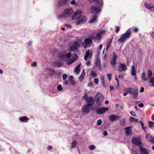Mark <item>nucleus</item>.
Listing matches in <instances>:
<instances>
[{
  "label": "nucleus",
  "instance_id": "obj_1",
  "mask_svg": "<svg viewBox=\"0 0 154 154\" xmlns=\"http://www.w3.org/2000/svg\"><path fill=\"white\" fill-rule=\"evenodd\" d=\"M82 11L78 10L75 12L72 17V20L77 19L75 23L77 25L84 23L87 19L84 16L82 15Z\"/></svg>",
  "mask_w": 154,
  "mask_h": 154
},
{
  "label": "nucleus",
  "instance_id": "obj_2",
  "mask_svg": "<svg viewBox=\"0 0 154 154\" xmlns=\"http://www.w3.org/2000/svg\"><path fill=\"white\" fill-rule=\"evenodd\" d=\"M131 35V32L130 28L126 30L125 33L122 34L118 41L120 43H123L126 41Z\"/></svg>",
  "mask_w": 154,
  "mask_h": 154
},
{
  "label": "nucleus",
  "instance_id": "obj_3",
  "mask_svg": "<svg viewBox=\"0 0 154 154\" xmlns=\"http://www.w3.org/2000/svg\"><path fill=\"white\" fill-rule=\"evenodd\" d=\"M131 35V32L130 28L126 30L125 33L122 34L118 41L120 43H123L126 41Z\"/></svg>",
  "mask_w": 154,
  "mask_h": 154
},
{
  "label": "nucleus",
  "instance_id": "obj_4",
  "mask_svg": "<svg viewBox=\"0 0 154 154\" xmlns=\"http://www.w3.org/2000/svg\"><path fill=\"white\" fill-rule=\"evenodd\" d=\"M73 12V11L72 8L66 9L62 14L58 16V18H66L69 17L72 15Z\"/></svg>",
  "mask_w": 154,
  "mask_h": 154
},
{
  "label": "nucleus",
  "instance_id": "obj_5",
  "mask_svg": "<svg viewBox=\"0 0 154 154\" xmlns=\"http://www.w3.org/2000/svg\"><path fill=\"white\" fill-rule=\"evenodd\" d=\"M71 56V54L70 52L66 53V51H63L60 53L59 57L60 59L64 60L66 59L70 58Z\"/></svg>",
  "mask_w": 154,
  "mask_h": 154
},
{
  "label": "nucleus",
  "instance_id": "obj_6",
  "mask_svg": "<svg viewBox=\"0 0 154 154\" xmlns=\"http://www.w3.org/2000/svg\"><path fill=\"white\" fill-rule=\"evenodd\" d=\"M104 97L103 95L100 93H98L95 96L96 103L98 106H100L103 101Z\"/></svg>",
  "mask_w": 154,
  "mask_h": 154
},
{
  "label": "nucleus",
  "instance_id": "obj_7",
  "mask_svg": "<svg viewBox=\"0 0 154 154\" xmlns=\"http://www.w3.org/2000/svg\"><path fill=\"white\" fill-rule=\"evenodd\" d=\"M128 93L133 95V98L136 99L137 97L138 92L137 89L128 88Z\"/></svg>",
  "mask_w": 154,
  "mask_h": 154
},
{
  "label": "nucleus",
  "instance_id": "obj_8",
  "mask_svg": "<svg viewBox=\"0 0 154 154\" xmlns=\"http://www.w3.org/2000/svg\"><path fill=\"white\" fill-rule=\"evenodd\" d=\"M92 38H85L84 42L82 43V45L84 48L90 46L92 44Z\"/></svg>",
  "mask_w": 154,
  "mask_h": 154
},
{
  "label": "nucleus",
  "instance_id": "obj_9",
  "mask_svg": "<svg viewBox=\"0 0 154 154\" xmlns=\"http://www.w3.org/2000/svg\"><path fill=\"white\" fill-rule=\"evenodd\" d=\"M105 32V30H102L97 33L96 34V36L93 37L94 41L97 42L100 40Z\"/></svg>",
  "mask_w": 154,
  "mask_h": 154
},
{
  "label": "nucleus",
  "instance_id": "obj_10",
  "mask_svg": "<svg viewBox=\"0 0 154 154\" xmlns=\"http://www.w3.org/2000/svg\"><path fill=\"white\" fill-rule=\"evenodd\" d=\"M131 142L133 144L138 146L139 147L142 144L141 142V138L140 137H133Z\"/></svg>",
  "mask_w": 154,
  "mask_h": 154
},
{
  "label": "nucleus",
  "instance_id": "obj_11",
  "mask_svg": "<svg viewBox=\"0 0 154 154\" xmlns=\"http://www.w3.org/2000/svg\"><path fill=\"white\" fill-rule=\"evenodd\" d=\"M79 47V43L77 42H75L69 45V51H76Z\"/></svg>",
  "mask_w": 154,
  "mask_h": 154
},
{
  "label": "nucleus",
  "instance_id": "obj_12",
  "mask_svg": "<svg viewBox=\"0 0 154 154\" xmlns=\"http://www.w3.org/2000/svg\"><path fill=\"white\" fill-rule=\"evenodd\" d=\"M144 5L145 8L152 12L154 11V5L152 3L145 2Z\"/></svg>",
  "mask_w": 154,
  "mask_h": 154
},
{
  "label": "nucleus",
  "instance_id": "obj_13",
  "mask_svg": "<svg viewBox=\"0 0 154 154\" xmlns=\"http://www.w3.org/2000/svg\"><path fill=\"white\" fill-rule=\"evenodd\" d=\"M91 11L94 14H97L101 10L100 7L97 6H92L91 8Z\"/></svg>",
  "mask_w": 154,
  "mask_h": 154
},
{
  "label": "nucleus",
  "instance_id": "obj_14",
  "mask_svg": "<svg viewBox=\"0 0 154 154\" xmlns=\"http://www.w3.org/2000/svg\"><path fill=\"white\" fill-rule=\"evenodd\" d=\"M69 3L68 0H58L57 1V6L59 7L65 5Z\"/></svg>",
  "mask_w": 154,
  "mask_h": 154
},
{
  "label": "nucleus",
  "instance_id": "obj_15",
  "mask_svg": "<svg viewBox=\"0 0 154 154\" xmlns=\"http://www.w3.org/2000/svg\"><path fill=\"white\" fill-rule=\"evenodd\" d=\"M139 152L142 154H149L147 150L145 148L143 147V145L139 146Z\"/></svg>",
  "mask_w": 154,
  "mask_h": 154
},
{
  "label": "nucleus",
  "instance_id": "obj_16",
  "mask_svg": "<svg viewBox=\"0 0 154 154\" xmlns=\"http://www.w3.org/2000/svg\"><path fill=\"white\" fill-rule=\"evenodd\" d=\"M117 59V57L116 55L114 53L113 55V56L112 58V60L110 62V64L111 66H112V67L114 68H115V66H114L115 65H116V60Z\"/></svg>",
  "mask_w": 154,
  "mask_h": 154
},
{
  "label": "nucleus",
  "instance_id": "obj_17",
  "mask_svg": "<svg viewBox=\"0 0 154 154\" xmlns=\"http://www.w3.org/2000/svg\"><path fill=\"white\" fill-rule=\"evenodd\" d=\"M109 109L108 107H101L98 109L97 110V114L100 115L101 114H103L105 111H107Z\"/></svg>",
  "mask_w": 154,
  "mask_h": 154
},
{
  "label": "nucleus",
  "instance_id": "obj_18",
  "mask_svg": "<svg viewBox=\"0 0 154 154\" xmlns=\"http://www.w3.org/2000/svg\"><path fill=\"white\" fill-rule=\"evenodd\" d=\"M127 70V66L124 63H120L118 67V70L120 71H125Z\"/></svg>",
  "mask_w": 154,
  "mask_h": 154
},
{
  "label": "nucleus",
  "instance_id": "obj_19",
  "mask_svg": "<svg viewBox=\"0 0 154 154\" xmlns=\"http://www.w3.org/2000/svg\"><path fill=\"white\" fill-rule=\"evenodd\" d=\"M90 106L85 104L82 108V112L84 114L88 113L89 112L90 109Z\"/></svg>",
  "mask_w": 154,
  "mask_h": 154
},
{
  "label": "nucleus",
  "instance_id": "obj_20",
  "mask_svg": "<svg viewBox=\"0 0 154 154\" xmlns=\"http://www.w3.org/2000/svg\"><path fill=\"white\" fill-rule=\"evenodd\" d=\"M77 59L78 56L76 55H75L72 58L66 61V64L67 65L71 64L74 63Z\"/></svg>",
  "mask_w": 154,
  "mask_h": 154
},
{
  "label": "nucleus",
  "instance_id": "obj_21",
  "mask_svg": "<svg viewBox=\"0 0 154 154\" xmlns=\"http://www.w3.org/2000/svg\"><path fill=\"white\" fill-rule=\"evenodd\" d=\"M86 100L87 102V104H86L88 105V106H92L94 103V99L92 97H89Z\"/></svg>",
  "mask_w": 154,
  "mask_h": 154
},
{
  "label": "nucleus",
  "instance_id": "obj_22",
  "mask_svg": "<svg viewBox=\"0 0 154 154\" xmlns=\"http://www.w3.org/2000/svg\"><path fill=\"white\" fill-rule=\"evenodd\" d=\"M92 56V53L91 51H90L89 50H88L86 52L85 57L84 60L86 61L87 60L88 58H91Z\"/></svg>",
  "mask_w": 154,
  "mask_h": 154
},
{
  "label": "nucleus",
  "instance_id": "obj_23",
  "mask_svg": "<svg viewBox=\"0 0 154 154\" xmlns=\"http://www.w3.org/2000/svg\"><path fill=\"white\" fill-rule=\"evenodd\" d=\"M52 65L53 66L60 67L62 65L63 63L60 61H55L52 63Z\"/></svg>",
  "mask_w": 154,
  "mask_h": 154
},
{
  "label": "nucleus",
  "instance_id": "obj_24",
  "mask_svg": "<svg viewBox=\"0 0 154 154\" xmlns=\"http://www.w3.org/2000/svg\"><path fill=\"white\" fill-rule=\"evenodd\" d=\"M146 138L150 142L153 143H154V138L150 134L148 133L146 134Z\"/></svg>",
  "mask_w": 154,
  "mask_h": 154
},
{
  "label": "nucleus",
  "instance_id": "obj_25",
  "mask_svg": "<svg viewBox=\"0 0 154 154\" xmlns=\"http://www.w3.org/2000/svg\"><path fill=\"white\" fill-rule=\"evenodd\" d=\"M29 119V118L26 116L20 117L19 119V120L22 122H26Z\"/></svg>",
  "mask_w": 154,
  "mask_h": 154
},
{
  "label": "nucleus",
  "instance_id": "obj_26",
  "mask_svg": "<svg viewBox=\"0 0 154 154\" xmlns=\"http://www.w3.org/2000/svg\"><path fill=\"white\" fill-rule=\"evenodd\" d=\"M109 118L110 121L113 122L118 119V116L113 114L110 116Z\"/></svg>",
  "mask_w": 154,
  "mask_h": 154
},
{
  "label": "nucleus",
  "instance_id": "obj_27",
  "mask_svg": "<svg viewBox=\"0 0 154 154\" xmlns=\"http://www.w3.org/2000/svg\"><path fill=\"white\" fill-rule=\"evenodd\" d=\"M85 69H83L82 71V72L80 76L79 77V80L82 82L83 80V79L84 77L85 76Z\"/></svg>",
  "mask_w": 154,
  "mask_h": 154
},
{
  "label": "nucleus",
  "instance_id": "obj_28",
  "mask_svg": "<svg viewBox=\"0 0 154 154\" xmlns=\"http://www.w3.org/2000/svg\"><path fill=\"white\" fill-rule=\"evenodd\" d=\"M81 64H79L76 66L74 69V72L77 74L79 73L80 71V66Z\"/></svg>",
  "mask_w": 154,
  "mask_h": 154
},
{
  "label": "nucleus",
  "instance_id": "obj_29",
  "mask_svg": "<svg viewBox=\"0 0 154 154\" xmlns=\"http://www.w3.org/2000/svg\"><path fill=\"white\" fill-rule=\"evenodd\" d=\"M131 127H128L124 128V129L125 130L126 133L127 135H129L131 133Z\"/></svg>",
  "mask_w": 154,
  "mask_h": 154
},
{
  "label": "nucleus",
  "instance_id": "obj_30",
  "mask_svg": "<svg viewBox=\"0 0 154 154\" xmlns=\"http://www.w3.org/2000/svg\"><path fill=\"white\" fill-rule=\"evenodd\" d=\"M149 83L150 84V86L152 87H154V76L149 80Z\"/></svg>",
  "mask_w": 154,
  "mask_h": 154
},
{
  "label": "nucleus",
  "instance_id": "obj_31",
  "mask_svg": "<svg viewBox=\"0 0 154 154\" xmlns=\"http://www.w3.org/2000/svg\"><path fill=\"white\" fill-rule=\"evenodd\" d=\"M89 2H92L94 1L96 2L100 5V7L103 6L102 0H88Z\"/></svg>",
  "mask_w": 154,
  "mask_h": 154
},
{
  "label": "nucleus",
  "instance_id": "obj_32",
  "mask_svg": "<svg viewBox=\"0 0 154 154\" xmlns=\"http://www.w3.org/2000/svg\"><path fill=\"white\" fill-rule=\"evenodd\" d=\"M113 38L112 37L110 40L106 44V51H108V49L109 48L110 46L111 45V44L112 42Z\"/></svg>",
  "mask_w": 154,
  "mask_h": 154
},
{
  "label": "nucleus",
  "instance_id": "obj_33",
  "mask_svg": "<svg viewBox=\"0 0 154 154\" xmlns=\"http://www.w3.org/2000/svg\"><path fill=\"white\" fill-rule=\"evenodd\" d=\"M152 72L150 70H149L148 71V78L149 79V80L150 79L152 78Z\"/></svg>",
  "mask_w": 154,
  "mask_h": 154
},
{
  "label": "nucleus",
  "instance_id": "obj_34",
  "mask_svg": "<svg viewBox=\"0 0 154 154\" xmlns=\"http://www.w3.org/2000/svg\"><path fill=\"white\" fill-rule=\"evenodd\" d=\"M131 75L135 76L136 75V70L135 69V67L133 65L132 67L131 70Z\"/></svg>",
  "mask_w": 154,
  "mask_h": 154
},
{
  "label": "nucleus",
  "instance_id": "obj_35",
  "mask_svg": "<svg viewBox=\"0 0 154 154\" xmlns=\"http://www.w3.org/2000/svg\"><path fill=\"white\" fill-rule=\"evenodd\" d=\"M97 18V17L96 15H94L91 19H90L89 23H93L96 20Z\"/></svg>",
  "mask_w": 154,
  "mask_h": 154
},
{
  "label": "nucleus",
  "instance_id": "obj_36",
  "mask_svg": "<svg viewBox=\"0 0 154 154\" xmlns=\"http://www.w3.org/2000/svg\"><path fill=\"white\" fill-rule=\"evenodd\" d=\"M146 73L144 72H143L142 74L141 78L142 80L144 81H147V78L146 77Z\"/></svg>",
  "mask_w": 154,
  "mask_h": 154
},
{
  "label": "nucleus",
  "instance_id": "obj_37",
  "mask_svg": "<svg viewBox=\"0 0 154 154\" xmlns=\"http://www.w3.org/2000/svg\"><path fill=\"white\" fill-rule=\"evenodd\" d=\"M77 143V142L75 140L73 141L71 144V148H75Z\"/></svg>",
  "mask_w": 154,
  "mask_h": 154
},
{
  "label": "nucleus",
  "instance_id": "obj_38",
  "mask_svg": "<svg viewBox=\"0 0 154 154\" xmlns=\"http://www.w3.org/2000/svg\"><path fill=\"white\" fill-rule=\"evenodd\" d=\"M149 127L152 129H154V122H152L149 121L148 122Z\"/></svg>",
  "mask_w": 154,
  "mask_h": 154
},
{
  "label": "nucleus",
  "instance_id": "obj_39",
  "mask_svg": "<svg viewBox=\"0 0 154 154\" xmlns=\"http://www.w3.org/2000/svg\"><path fill=\"white\" fill-rule=\"evenodd\" d=\"M120 124L122 126H124L126 124V120L125 118L120 119Z\"/></svg>",
  "mask_w": 154,
  "mask_h": 154
},
{
  "label": "nucleus",
  "instance_id": "obj_40",
  "mask_svg": "<svg viewBox=\"0 0 154 154\" xmlns=\"http://www.w3.org/2000/svg\"><path fill=\"white\" fill-rule=\"evenodd\" d=\"M101 80L102 81V84L103 85L104 87H105V82L104 81V77L103 75H102L101 77Z\"/></svg>",
  "mask_w": 154,
  "mask_h": 154
},
{
  "label": "nucleus",
  "instance_id": "obj_41",
  "mask_svg": "<svg viewBox=\"0 0 154 154\" xmlns=\"http://www.w3.org/2000/svg\"><path fill=\"white\" fill-rule=\"evenodd\" d=\"M91 74L94 77H96L97 75V73L94 70H92L91 71Z\"/></svg>",
  "mask_w": 154,
  "mask_h": 154
},
{
  "label": "nucleus",
  "instance_id": "obj_42",
  "mask_svg": "<svg viewBox=\"0 0 154 154\" xmlns=\"http://www.w3.org/2000/svg\"><path fill=\"white\" fill-rule=\"evenodd\" d=\"M96 147L93 145H90L89 146V149L91 150H94L95 149Z\"/></svg>",
  "mask_w": 154,
  "mask_h": 154
},
{
  "label": "nucleus",
  "instance_id": "obj_43",
  "mask_svg": "<svg viewBox=\"0 0 154 154\" xmlns=\"http://www.w3.org/2000/svg\"><path fill=\"white\" fill-rule=\"evenodd\" d=\"M88 94L87 92H85V94L83 96H82V98L83 99L86 100V99L88 98Z\"/></svg>",
  "mask_w": 154,
  "mask_h": 154
},
{
  "label": "nucleus",
  "instance_id": "obj_44",
  "mask_svg": "<svg viewBox=\"0 0 154 154\" xmlns=\"http://www.w3.org/2000/svg\"><path fill=\"white\" fill-rule=\"evenodd\" d=\"M130 120L131 121V122H133L134 121H136V122H137L138 121V119H136L135 118H134V117H131L130 118Z\"/></svg>",
  "mask_w": 154,
  "mask_h": 154
},
{
  "label": "nucleus",
  "instance_id": "obj_45",
  "mask_svg": "<svg viewBox=\"0 0 154 154\" xmlns=\"http://www.w3.org/2000/svg\"><path fill=\"white\" fill-rule=\"evenodd\" d=\"M57 89L59 91H61L62 90V85H58L57 87Z\"/></svg>",
  "mask_w": 154,
  "mask_h": 154
},
{
  "label": "nucleus",
  "instance_id": "obj_46",
  "mask_svg": "<svg viewBox=\"0 0 154 154\" xmlns=\"http://www.w3.org/2000/svg\"><path fill=\"white\" fill-rule=\"evenodd\" d=\"M102 124V121L101 120H98L97 122V124L98 125L100 126Z\"/></svg>",
  "mask_w": 154,
  "mask_h": 154
},
{
  "label": "nucleus",
  "instance_id": "obj_47",
  "mask_svg": "<svg viewBox=\"0 0 154 154\" xmlns=\"http://www.w3.org/2000/svg\"><path fill=\"white\" fill-rule=\"evenodd\" d=\"M95 65L97 66H100L101 65L100 63V61L97 60L95 63Z\"/></svg>",
  "mask_w": 154,
  "mask_h": 154
},
{
  "label": "nucleus",
  "instance_id": "obj_48",
  "mask_svg": "<svg viewBox=\"0 0 154 154\" xmlns=\"http://www.w3.org/2000/svg\"><path fill=\"white\" fill-rule=\"evenodd\" d=\"M65 26L69 28H72V25L70 24H65Z\"/></svg>",
  "mask_w": 154,
  "mask_h": 154
},
{
  "label": "nucleus",
  "instance_id": "obj_49",
  "mask_svg": "<svg viewBox=\"0 0 154 154\" xmlns=\"http://www.w3.org/2000/svg\"><path fill=\"white\" fill-rule=\"evenodd\" d=\"M130 114L133 116L134 117L136 116V115L135 113L133 111H131L130 112Z\"/></svg>",
  "mask_w": 154,
  "mask_h": 154
},
{
  "label": "nucleus",
  "instance_id": "obj_50",
  "mask_svg": "<svg viewBox=\"0 0 154 154\" xmlns=\"http://www.w3.org/2000/svg\"><path fill=\"white\" fill-rule=\"evenodd\" d=\"M94 82L95 83L96 85H97L98 84L99 82V79H94Z\"/></svg>",
  "mask_w": 154,
  "mask_h": 154
},
{
  "label": "nucleus",
  "instance_id": "obj_51",
  "mask_svg": "<svg viewBox=\"0 0 154 154\" xmlns=\"http://www.w3.org/2000/svg\"><path fill=\"white\" fill-rule=\"evenodd\" d=\"M133 31L134 32H137L138 31V29L137 27H135Z\"/></svg>",
  "mask_w": 154,
  "mask_h": 154
},
{
  "label": "nucleus",
  "instance_id": "obj_52",
  "mask_svg": "<svg viewBox=\"0 0 154 154\" xmlns=\"http://www.w3.org/2000/svg\"><path fill=\"white\" fill-rule=\"evenodd\" d=\"M112 75L110 73L107 74V77L109 81H110L112 78Z\"/></svg>",
  "mask_w": 154,
  "mask_h": 154
},
{
  "label": "nucleus",
  "instance_id": "obj_53",
  "mask_svg": "<svg viewBox=\"0 0 154 154\" xmlns=\"http://www.w3.org/2000/svg\"><path fill=\"white\" fill-rule=\"evenodd\" d=\"M31 66H37V63L36 62H34L32 63Z\"/></svg>",
  "mask_w": 154,
  "mask_h": 154
},
{
  "label": "nucleus",
  "instance_id": "obj_54",
  "mask_svg": "<svg viewBox=\"0 0 154 154\" xmlns=\"http://www.w3.org/2000/svg\"><path fill=\"white\" fill-rule=\"evenodd\" d=\"M67 77V75L66 74H64L63 75V80H65Z\"/></svg>",
  "mask_w": 154,
  "mask_h": 154
},
{
  "label": "nucleus",
  "instance_id": "obj_55",
  "mask_svg": "<svg viewBox=\"0 0 154 154\" xmlns=\"http://www.w3.org/2000/svg\"><path fill=\"white\" fill-rule=\"evenodd\" d=\"M120 30V28L119 26H116V33H118Z\"/></svg>",
  "mask_w": 154,
  "mask_h": 154
},
{
  "label": "nucleus",
  "instance_id": "obj_56",
  "mask_svg": "<svg viewBox=\"0 0 154 154\" xmlns=\"http://www.w3.org/2000/svg\"><path fill=\"white\" fill-rule=\"evenodd\" d=\"M132 154H137V152L136 151H134L133 149H131Z\"/></svg>",
  "mask_w": 154,
  "mask_h": 154
},
{
  "label": "nucleus",
  "instance_id": "obj_57",
  "mask_svg": "<svg viewBox=\"0 0 154 154\" xmlns=\"http://www.w3.org/2000/svg\"><path fill=\"white\" fill-rule=\"evenodd\" d=\"M115 79L117 81L118 86H119V81L118 78H117V77L116 75V76Z\"/></svg>",
  "mask_w": 154,
  "mask_h": 154
},
{
  "label": "nucleus",
  "instance_id": "obj_58",
  "mask_svg": "<svg viewBox=\"0 0 154 154\" xmlns=\"http://www.w3.org/2000/svg\"><path fill=\"white\" fill-rule=\"evenodd\" d=\"M70 81L72 85H74L75 84V83L73 80H70Z\"/></svg>",
  "mask_w": 154,
  "mask_h": 154
},
{
  "label": "nucleus",
  "instance_id": "obj_59",
  "mask_svg": "<svg viewBox=\"0 0 154 154\" xmlns=\"http://www.w3.org/2000/svg\"><path fill=\"white\" fill-rule=\"evenodd\" d=\"M108 133L106 131H104L103 135L104 136H107L108 135Z\"/></svg>",
  "mask_w": 154,
  "mask_h": 154
},
{
  "label": "nucleus",
  "instance_id": "obj_60",
  "mask_svg": "<svg viewBox=\"0 0 154 154\" xmlns=\"http://www.w3.org/2000/svg\"><path fill=\"white\" fill-rule=\"evenodd\" d=\"M138 106L140 107H142L144 106V105L142 103H140L138 104Z\"/></svg>",
  "mask_w": 154,
  "mask_h": 154
},
{
  "label": "nucleus",
  "instance_id": "obj_61",
  "mask_svg": "<svg viewBox=\"0 0 154 154\" xmlns=\"http://www.w3.org/2000/svg\"><path fill=\"white\" fill-rule=\"evenodd\" d=\"M76 3V1L75 0H72L71 2V4L72 5H75Z\"/></svg>",
  "mask_w": 154,
  "mask_h": 154
},
{
  "label": "nucleus",
  "instance_id": "obj_62",
  "mask_svg": "<svg viewBox=\"0 0 154 154\" xmlns=\"http://www.w3.org/2000/svg\"><path fill=\"white\" fill-rule=\"evenodd\" d=\"M118 76L119 78L123 79L124 78V76L122 75H118Z\"/></svg>",
  "mask_w": 154,
  "mask_h": 154
},
{
  "label": "nucleus",
  "instance_id": "obj_63",
  "mask_svg": "<svg viewBox=\"0 0 154 154\" xmlns=\"http://www.w3.org/2000/svg\"><path fill=\"white\" fill-rule=\"evenodd\" d=\"M27 44L28 45V46H31L32 44V42L31 41H29L28 42H27Z\"/></svg>",
  "mask_w": 154,
  "mask_h": 154
},
{
  "label": "nucleus",
  "instance_id": "obj_64",
  "mask_svg": "<svg viewBox=\"0 0 154 154\" xmlns=\"http://www.w3.org/2000/svg\"><path fill=\"white\" fill-rule=\"evenodd\" d=\"M52 147L51 146H48V150H50L52 149Z\"/></svg>",
  "mask_w": 154,
  "mask_h": 154
}]
</instances>
